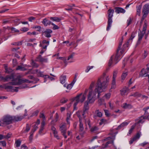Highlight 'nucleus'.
<instances>
[{"mask_svg":"<svg viewBox=\"0 0 149 149\" xmlns=\"http://www.w3.org/2000/svg\"><path fill=\"white\" fill-rule=\"evenodd\" d=\"M12 135V134L10 133H8L6 136L5 135V139H8L10 138Z\"/></svg>","mask_w":149,"mask_h":149,"instance_id":"6e6d98bb","label":"nucleus"},{"mask_svg":"<svg viewBox=\"0 0 149 149\" xmlns=\"http://www.w3.org/2000/svg\"><path fill=\"white\" fill-rule=\"evenodd\" d=\"M135 126L133 125L132 126L130 130L128 132L129 134H130L133 132L135 128Z\"/></svg>","mask_w":149,"mask_h":149,"instance_id":"c03bdc74","label":"nucleus"},{"mask_svg":"<svg viewBox=\"0 0 149 149\" xmlns=\"http://www.w3.org/2000/svg\"><path fill=\"white\" fill-rule=\"evenodd\" d=\"M67 101L68 100L65 99V98H63L61 100L60 102L64 104L66 103Z\"/></svg>","mask_w":149,"mask_h":149,"instance_id":"bf43d9fd","label":"nucleus"},{"mask_svg":"<svg viewBox=\"0 0 149 149\" xmlns=\"http://www.w3.org/2000/svg\"><path fill=\"white\" fill-rule=\"evenodd\" d=\"M32 65L33 67L36 68H38L39 66V65L37 63L34 62V61L32 62Z\"/></svg>","mask_w":149,"mask_h":149,"instance_id":"603ef678","label":"nucleus"},{"mask_svg":"<svg viewBox=\"0 0 149 149\" xmlns=\"http://www.w3.org/2000/svg\"><path fill=\"white\" fill-rule=\"evenodd\" d=\"M95 113L97 116L99 117H101L102 116V114L101 112L99 111V110H97L95 111Z\"/></svg>","mask_w":149,"mask_h":149,"instance_id":"ea45409f","label":"nucleus"},{"mask_svg":"<svg viewBox=\"0 0 149 149\" xmlns=\"http://www.w3.org/2000/svg\"><path fill=\"white\" fill-rule=\"evenodd\" d=\"M123 40V38H122L121 41L119 42V46L117 49L115 55H112L109 60L108 63L109 66H110L111 65L112 63V60L113 58H114L113 63H114L115 64H116L120 59V57L124 52L123 49L121 48Z\"/></svg>","mask_w":149,"mask_h":149,"instance_id":"f03ea898","label":"nucleus"},{"mask_svg":"<svg viewBox=\"0 0 149 149\" xmlns=\"http://www.w3.org/2000/svg\"><path fill=\"white\" fill-rule=\"evenodd\" d=\"M114 12V10L113 9H109L108 11V20L107 21V26L106 29V30L107 31L109 30L111 26L112 22V17L113 16Z\"/></svg>","mask_w":149,"mask_h":149,"instance_id":"423d86ee","label":"nucleus"},{"mask_svg":"<svg viewBox=\"0 0 149 149\" xmlns=\"http://www.w3.org/2000/svg\"><path fill=\"white\" fill-rule=\"evenodd\" d=\"M45 125V122L44 121H43L41 123V126L40 129L39 131V133L41 134L42 132V131L44 129V126Z\"/></svg>","mask_w":149,"mask_h":149,"instance_id":"a878e982","label":"nucleus"},{"mask_svg":"<svg viewBox=\"0 0 149 149\" xmlns=\"http://www.w3.org/2000/svg\"><path fill=\"white\" fill-rule=\"evenodd\" d=\"M113 141H108L104 145V148H105L107 147L109 144H111V143H113Z\"/></svg>","mask_w":149,"mask_h":149,"instance_id":"a18cd8bd","label":"nucleus"},{"mask_svg":"<svg viewBox=\"0 0 149 149\" xmlns=\"http://www.w3.org/2000/svg\"><path fill=\"white\" fill-rule=\"evenodd\" d=\"M116 79H113L112 83L111 89H114L116 87Z\"/></svg>","mask_w":149,"mask_h":149,"instance_id":"c9c22d12","label":"nucleus"},{"mask_svg":"<svg viewBox=\"0 0 149 149\" xmlns=\"http://www.w3.org/2000/svg\"><path fill=\"white\" fill-rule=\"evenodd\" d=\"M129 89L128 87L125 86L120 90V94L121 95L124 96L127 95L129 91Z\"/></svg>","mask_w":149,"mask_h":149,"instance_id":"f8f14e48","label":"nucleus"},{"mask_svg":"<svg viewBox=\"0 0 149 149\" xmlns=\"http://www.w3.org/2000/svg\"><path fill=\"white\" fill-rule=\"evenodd\" d=\"M136 33V32H132L131 34V36L129 40L127 42V43L128 44L129 43V40H132L135 37V34Z\"/></svg>","mask_w":149,"mask_h":149,"instance_id":"e433bc0d","label":"nucleus"},{"mask_svg":"<svg viewBox=\"0 0 149 149\" xmlns=\"http://www.w3.org/2000/svg\"><path fill=\"white\" fill-rule=\"evenodd\" d=\"M50 20L53 21H55L57 22H60L61 19L57 17H50L49 18Z\"/></svg>","mask_w":149,"mask_h":149,"instance_id":"c756f323","label":"nucleus"},{"mask_svg":"<svg viewBox=\"0 0 149 149\" xmlns=\"http://www.w3.org/2000/svg\"><path fill=\"white\" fill-rule=\"evenodd\" d=\"M147 26V24L146 23V21H145V23L143 26V30L141 32H140L139 33V38L138 41V42H139L141 41V40L142 39V38L144 34L145 33V31L146 29Z\"/></svg>","mask_w":149,"mask_h":149,"instance_id":"9b49d317","label":"nucleus"},{"mask_svg":"<svg viewBox=\"0 0 149 149\" xmlns=\"http://www.w3.org/2000/svg\"><path fill=\"white\" fill-rule=\"evenodd\" d=\"M145 119L144 116H141L139 118V120L135 123L136 125L139 123H143L144 122V120Z\"/></svg>","mask_w":149,"mask_h":149,"instance_id":"b1692460","label":"nucleus"},{"mask_svg":"<svg viewBox=\"0 0 149 149\" xmlns=\"http://www.w3.org/2000/svg\"><path fill=\"white\" fill-rule=\"evenodd\" d=\"M89 102L88 101H86L84 103L83 107V110L86 111H88L89 109V107L88 106Z\"/></svg>","mask_w":149,"mask_h":149,"instance_id":"aec40b11","label":"nucleus"},{"mask_svg":"<svg viewBox=\"0 0 149 149\" xmlns=\"http://www.w3.org/2000/svg\"><path fill=\"white\" fill-rule=\"evenodd\" d=\"M52 31L50 29H46L45 30L42 32V34H44L45 37L49 38L51 37V34L52 33Z\"/></svg>","mask_w":149,"mask_h":149,"instance_id":"4468645a","label":"nucleus"},{"mask_svg":"<svg viewBox=\"0 0 149 149\" xmlns=\"http://www.w3.org/2000/svg\"><path fill=\"white\" fill-rule=\"evenodd\" d=\"M13 79L12 80H13V74H11V75H7L5 77H4L3 76L1 77V80H3L4 81H7L8 79Z\"/></svg>","mask_w":149,"mask_h":149,"instance_id":"a211bd4d","label":"nucleus"},{"mask_svg":"<svg viewBox=\"0 0 149 149\" xmlns=\"http://www.w3.org/2000/svg\"><path fill=\"white\" fill-rule=\"evenodd\" d=\"M96 98V94L94 91H89L88 95L87 100L89 103H93L95 100Z\"/></svg>","mask_w":149,"mask_h":149,"instance_id":"6e6552de","label":"nucleus"},{"mask_svg":"<svg viewBox=\"0 0 149 149\" xmlns=\"http://www.w3.org/2000/svg\"><path fill=\"white\" fill-rule=\"evenodd\" d=\"M88 111L83 110V111L82 112V115L84 118H85L86 117V116L85 114L87 113Z\"/></svg>","mask_w":149,"mask_h":149,"instance_id":"680f3d73","label":"nucleus"},{"mask_svg":"<svg viewBox=\"0 0 149 149\" xmlns=\"http://www.w3.org/2000/svg\"><path fill=\"white\" fill-rule=\"evenodd\" d=\"M33 133L31 132H30V135L29 136V140L31 141H32L33 139Z\"/></svg>","mask_w":149,"mask_h":149,"instance_id":"774afa93","label":"nucleus"},{"mask_svg":"<svg viewBox=\"0 0 149 149\" xmlns=\"http://www.w3.org/2000/svg\"><path fill=\"white\" fill-rule=\"evenodd\" d=\"M35 71L37 72V74L38 76L43 77L44 78L46 77L47 76L48 77L50 78V77L46 75H44L43 74V72L40 71H39V70L38 69L35 70Z\"/></svg>","mask_w":149,"mask_h":149,"instance_id":"dca6fc26","label":"nucleus"},{"mask_svg":"<svg viewBox=\"0 0 149 149\" xmlns=\"http://www.w3.org/2000/svg\"><path fill=\"white\" fill-rule=\"evenodd\" d=\"M79 131L82 132L80 134V135L81 136L83 137L84 136L83 135L84 134V132L83 131L84 129L83 125L82 123V120H79Z\"/></svg>","mask_w":149,"mask_h":149,"instance_id":"2eb2a0df","label":"nucleus"},{"mask_svg":"<svg viewBox=\"0 0 149 149\" xmlns=\"http://www.w3.org/2000/svg\"><path fill=\"white\" fill-rule=\"evenodd\" d=\"M118 71L116 70L114 71L113 73V79H116L117 76Z\"/></svg>","mask_w":149,"mask_h":149,"instance_id":"de8ad7c7","label":"nucleus"},{"mask_svg":"<svg viewBox=\"0 0 149 149\" xmlns=\"http://www.w3.org/2000/svg\"><path fill=\"white\" fill-rule=\"evenodd\" d=\"M127 71L123 72L121 76V79L122 80H124L127 75Z\"/></svg>","mask_w":149,"mask_h":149,"instance_id":"473e14b6","label":"nucleus"},{"mask_svg":"<svg viewBox=\"0 0 149 149\" xmlns=\"http://www.w3.org/2000/svg\"><path fill=\"white\" fill-rule=\"evenodd\" d=\"M95 84V83L94 82H92L89 88V91H92V88L94 86Z\"/></svg>","mask_w":149,"mask_h":149,"instance_id":"3c124183","label":"nucleus"},{"mask_svg":"<svg viewBox=\"0 0 149 149\" xmlns=\"http://www.w3.org/2000/svg\"><path fill=\"white\" fill-rule=\"evenodd\" d=\"M107 121V120L104 119H102L100 120V122L99 123L100 125H101Z\"/></svg>","mask_w":149,"mask_h":149,"instance_id":"69168bd1","label":"nucleus"},{"mask_svg":"<svg viewBox=\"0 0 149 149\" xmlns=\"http://www.w3.org/2000/svg\"><path fill=\"white\" fill-rule=\"evenodd\" d=\"M51 24L53 26V27L52 28V29L53 30L57 29L59 28V27L58 26L54 24L53 23H52Z\"/></svg>","mask_w":149,"mask_h":149,"instance_id":"49530a36","label":"nucleus"},{"mask_svg":"<svg viewBox=\"0 0 149 149\" xmlns=\"http://www.w3.org/2000/svg\"><path fill=\"white\" fill-rule=\"evenodd\" d=\"M115 9V12L117 13H124L125 12V10L124 9L121 8L116 7Z\"/></svg>","mask_w":149,"mask_h":149,"instance_id":"6ab92c4d","label":"nucleus"},{"mask_svg":"<svg viewBox=\"0 0 149 149\" xmlns=\"http://www.w3.org/2000/svg\"><path fill=\"white\" fill-rule=\"evenodd\" d=\"M66 79V76L65 75H62L61 76L60 78V81L61 83L62 84L65 83V79Z\"/></svg>","mask_w":149,"mask_h":149,"instance_id":"cd10ccee","label":"nucleus"},{"mask_svg":"<svg viewBox=\"0 0 149 149\" xmlns=\"http://www.w3.org/2000/svg\"><path fill=\"white\" fill-rule=\"evenodd\" d=\"M104 111L105 115L107 117H109L110 116V114L108 110H104Z\"/></svg>","mask_w":149,"mask_h":149,"instance_id":"338daca9","label":"nucleus"},{"mask_svg":"<svg viewBox=\"0 0 149 149\" xmlns=\"http://www.w3.org/2000/svg\"><path fill=\"white\" fill-rule=\"evenodd\" d=\"M109 82V76L106 75L105 73H104L98 79L97 85L94 91L96 95L97 93H98L97 97L98 98L100 96V93L107 87Z\"/></svg>","mask_w":149,"mask_h":149,"instance_id":"f257e3e1","label":"nucleus"},{"mask_svg":"<svg viewBox=\"0 0 149 149\" xmlns=\"http://www.w3.org/2000/svg\"><path fill=\"white\" fill-rule=\"evenodd\" d=\"M143 16L141 17V22L142 23L147 17L149 13V4H145L143 7L142 10Z\"/></svg>","mask_w":149,"mask_h":149,"instance_id":"0eeeda50","label":"nucleus"},{"mask_svg":"<svg viewBox=\"0 0 149 149\" xmlns=\"http://www.w3.org/2000/svg\"><path fill=\"white\" fill-rule=\"evenodd\" d=\"M132 19L130 17L127 20V26H129L131 24L132 21Z\"/></svg>","mask_w":149,"mask_h":149,"instance_id":"37998d69","label":"nucleus"},{"mask_svg":"<svg viewBox=\"0 0 149 149\" xmlns=\"http://www.w3.org/2000/svg\"><path fill=\"white\" fill-rule=\"evenodd\" d=\"M141 96V94L138 92H136L133 94H131L130 96H133L134 97H140Z\"/></svg>","mask_w":149,"mask_h":149,"instance_id":"4c0bfd02","label":"nucleus"},{"mask_svg":"<svg viewBox=\"0 0 149 149\" xmlns=\"http://www.w3.org/2000/svg\"><path fill=\"white\" fill-rule=\"evenodd\" d=\"M9 29L11 31L12 33H19V30L13 27H10Z\"/></svg>","mask_w":149,"mask_h":149,"instance_id":"7c9ffc66","label":"nucleus"},{"mask_svg":"<svg viewBox=\"0 0 149 149\" xmlns=\"http://www.w3.org/2000/svg\"><path fill=\"white\" fill-rule=\"evenodd\" d=\"M140 133H138L134 138H135V139L136 140L140 138Z\"/></svg>","mask_w":149,"mask_h":149,"instance_id":"e2e57ef3","label":"nucleus"},{"mask_svg":"<svg viewBox=\"0 0 149 149\" xmlns=\"http://www.w3.org/2000/svg\"><path fill=\"white\" fill-rule=\"evenodd\" d=\"M12 81L13 82L8 83V84H10L12 85H20L25 82L29 83H30L32 82L31 81H29L28 79H13Z\"/></svg>","mask_w":149,"mask_h":149,"instance_id":"20e7f679","label":"nucleus"},{"mask_svg":"<svg viewBox=\"0 0 149 149\" xmlns=\"http://www.w3.org/2000/svg\"><path fill=\"white\" fill-rule=\"evenodd\" d=\"M8 83L5 86V88L6 89H10L11 90H13L14 91L16 92H17L18 91V89H21L25 88L26 86H22L18 87H13L8 85H10V84H8Z\"/></svg>","mask_w":149,"mask_h":149,"instance_id":"9d476101","label":"nucleus"},{"mask_svg":"<svg viewBox=\"0 0 149 149\" xmlns=\"http://www.w3.org/2000/svg\"><path fill=\"white\" fill-rule=\"evenodd\" d=\"M21 143V141L19 140H17L15 141V146L16 147H19Z\"/></svg>","mask_w":149,"mask_h":149,"instance_id":"a19ab883","label":"nucleus"},{"mask_svg":"<svg viewBox=\"0 0 149 149\" xmlns=\"http://www.w3.org/2000/svg\"><path fill=\"white\" fill-rule=\"evenodd\" d=\"M30 127L29 125L28 124H26V128L25 130H24V132H27L30 130Z\"/></svg>","mask_w":149,"mask_h":149,"instance_id":"58836bf2","label":"nucleus"},{"mask_svg":"<svg viewBox=\"0 0 149 149\" xmlns=\"http://www.w3.org/2000/svg\"><path fill=\"white\" fill-rule=\"evenodd\" d=\"M42 23L45 26H47L48 25H50L52 23L50 21L47 19L46 18L44 19L42 21Z\"/></svg>","mask_w":149,"mask_h":149,"instance_id":"f3484780","label":"nucleus"},{"mask_svg":"<svg viewBox=\"0 0 149 149\" xmlns=\"http://www.w3.org/2000/svg\"><path fill=\"white\" fill-rule=\"evenodd\" d=\"M141 5H139L138 6L136 7V13L139 16L140 15L141 10Z\"/></svg>","mask_w":149,"mask_h":149,"instance_id":"2f4dec72","label":"nucleus"},{"mask_svg":"<svg viewBox=\"0 0 149 149\" xmlns=\"http://www.w3.org/2000/svg\"><path fill=\"white\" fill-rule=\"evenodd\" d=\"M71 115V113L70 112H68L67 113V118H66V121L68 124H70V122L69 121V120L70 117Z\"/></svg>","mask_w":149,"mask_h":149,"instance_id":"72a5a7b5","label":"nucleus"},{"mask_svg":"<svg viewBox=\"0 0 149 149\" xmlns=\"http://www.w3.org/2000/svg\"><path fill=\"white\" fill-rule=\"evenodd\" d=\"M39 111L38 110L34 112L32 114V115L31 116H36L38 115V114L39 113Z\"/></svg>","mask_w":149,"mask_h":149,"instance_id":"0e129e2a","label":"nucleus"},{"mask_svg":"<svg viewBox=\"0 0 149 149\" xmlns=\"http://www.w3.org/2000/svg\"><path fill=\"white\" fill-rule=\"evenodd\" d=\"M38 127L36 125V124H35L33 127V129H32L31 130V132L33 133H34L37 130V129H38Z\"/></svg>","mask_w":149,"mask_h":149,"instance_id":"864d4df0","label":"nucleus"},{"mask_svg":"<svg viewBox=\"0 0 149 149\" xmlns=\"http://www.w3.org/2000/svg\"><path fill=\"white\" fill-rule=\"evenodd\" d=\"M67 6L68 7V8H65V9L67 11H72V10L73 8L72 7V6H71L70 5H67Z\"/></svg>","mask_w":149,"mask_h":149,"instance_id":"09e8293b","label":"nucleus"},{"mask_svg":"<svg viewBox=\"0 0 149 149\" xmlns=\"http://www.w3.org/2000/svg\"><path fill=\"white\" fill-rule=\"evenodd\" d=\"M5 69L6 73H9L12 72V70L10 68H7V67H5Z\"/></svg>","mask_w":149,"mask_h":149,"instance_id":"8fccbe9b","label":"nucleus"},{"mask_svg":"<svg viewBox=\"0 0 149 149\" xmlns=\"http://www.w3.org/2000/svg\"><path fill=\"white\" fill-rule=\"evenodd\" d=\"M36 61L41 63H46L48 61L47 58L42 57L41 55H39L36 58Z\"/></svg>","mask_w":149,"mask_h":149,"instance_id":"ddd939ff","label":"nucleus"},{"mask_svg":"<svg viewBox=\"0 0 149 149\" xmlns=\"http://www.w3.org/2000/svg\"><path fill=\"white\" fill-rule=\"evenodd\" d=\"M98 102L100 105H101L102 104H104V100L103 98H100L98 100Z\"/></svg>","mask_w":149,"mask_h":149,"instance_id":"79ce46f5","label":"nucleus"},{"mask_svg":"<svg viewBox=\"0 0 149 149\" xmlns=\"http://www.w3.org/2000/svg\"><path fill=\"white\" fill-rule=\"evenodd\" d=\"M148 72V71H146L144 68H143L141 70V73L139 74V76L141 77H143L145 74H146Z\"/></svg>","mask_w":149,"mask_h":149,"instance_id":"393cba45","label":"nucleus"},{"mask_svg":"<svg viewBox=\"0 0 149 149\" xmlns=\"http://www.w3.org/2000/svg\"><path fill=\"white\" fill-rule=\"evenodd\" d=\"M22 45V41L15 42L13 43V45Z\"/></svg>","mask_w":149,"mask_h":149,"instance_id":"13d9d810","label":"nucleus"},{"mask_svg":"<svg viewBox=\"0 0 149 149\" xmlns=\"http://www.w3.org/2000/svg\"><path fill=\"white\" fill-rule=\"evenodd\" d=\"M29 30V29L27 28L24 27L22 28L20 30L24 32H26L27 31Z\"/></svg>","mask_w":149,"mask_h":149,"instance_id":"052dcab7","label":"nucleus"},{"mask_svg":"<svg viewBox=\"0 0 149 149\" xmlns=\"http://www.w3.org/2000/svg\"><path fill=\"white\" fill-rule=\"evenodd\" d=\"M128 124V123L127 122H124L122 124H121L120 125H119L117 128V130L120 129L122 128V127H123L125 126L126 125H127Z\"/></svg>","mask_w":149,"mask_h":149,"instance_id":"c85d7f7f","label":"nucleus"},{"mask_svg":"<svg viewBox=\"0 0 149 149\" xmlns=\"http://www.w3.org/2000/svg\"><path fill=\"white\" fill-rule=\"evenodd\" d=\"M66 123H61L60 126V130L61 131L62 135L63 136L65 139L67 138L66 134Z\"/></svg>","mask_w":149,"mask_h":149,"instance_id":"1a4fd4ad","label":"nucleus"},{"mask_svg":"<svg viewBox=\"0 0 149 149\" xmlns=\"http://www.w3.org/2000/svg\"><path fill=\"white\" fill-rule=\"evenodd\" d=\"M132 106L130 104L124 103L123 104V107L124 109H131L132 108Z\"/></svg>","mask_w":149,"mask_h":149,"instance_id":"bb28decb","label":"nucleus"},{"mask_svg":"<svg viewBox=\"0 0 149 149\" xmlns=\"http://www.w3.org/2000/svg\"><path fill=\"white\" fill-rule=\"evenodd\" d=\"M13 117V120L15 121H20L23 118V117L21 116H14Z\"/></svg>","mask_w":149,"mask_h":149,"instance_id":"412c9836","label":"nucleus"},{"mask_svg":"<svg viewBox=\"0 0 149 149\" xmlns=\"http://www.w3.org/2000/svg\"><path fill=\"white\" fill-rule=\"evenodd\" d=\"M75 81V80H74V81H72V83L71 84L68 85L67 86H66V84H64V86L65 87H66L68 89H69L70 90V89H71V88H72L74 84Z\"/></svg>","mask_w":149,"mask_h":149,"instance_id":"5701e85b","label":"nucleus"},{"mask_svg":"<svg viewBox=\"0 0 149 149\" xmlns=\"http://www.w3.org/2000/svg\"><path fill=\"white\" fill-rule=\"evenodd\" d=\"M22 65H18L17 67L16 68V70H20L21 71H25L26 70V69L23 66L22 64Z\"/></svg>","mask_w":149,"mask_h":149,"instance_id":"4be33fe9","label":"nucleus"},{"mask_svg":"<svg viewBox=\"0 0 149 149\" xmlns=\"http://www.w3.org/2000/svg\"><path fill=\"white\" fill-rule=\"evenodd\" d=\"M93 66H91V67L90 66H88L86 67V70H85L86 72H88L91 69L93 68Z\"/></svg>","mask_w":149,"mask_h":149,"instance_id":"5fc2aeb1","label":"nucleus"},{"mask_svg":"<svg viewBox=\"0 0 149 149\" xmlns=\"http://www.w3.org/2000/svg\"><path fill=\"white\" fill-rule=\"evenodd\" d=\"M86 99V96L85 95H83L82 93L77 95L76 97L73 98L72 101H75L74 104V108L75 110L77 109L76 106L78 103L79 102H83Z\"/></svg>","mask_w":149,"mask_h":149,"instance_id":"7ed1b4c3","label":"nucleus"},{"mask_svg":"<svg viewBox=\"0 0 149 149\" xmlns=\"http://www.w3.org/2000/svg\"><path fill=\"white\" fill-rule=\"evenodd\" d=\"M13 117L10 115H6L3 117L1 119V123L3 126L8 125L12 123L13 121Z\"/></svg>","mask_w":149,"mask_h":149,"instance_id":"39448f33","label":"nucleus"},{"mask_svg":"<svg viewBox=\"0 0 149 149\" xmlns=\"http://www.w3.org/2000/svg\"><path fill=\"white\" fill-rule=\"evenodd\" d=\"M10 20L9 19H3V23L4 24H6L7 23H10Z\"/></svg>","mask_w":149,"mask_h":149,"instance_id":"4d7b16f0","label":"nucleus"},{"mask_svg":"<svg viewBox=\"0 0 149 149\" xmlns=\"http://www.w3.org/2000/svg\"><path fill=\"white\" fill-rule=\"evenodd\" d=\"M90 131L92 132H95L98 130L99 128L97 126H94L92 127H91L90 128Z\"/></svg>","mask_w":149,"mask_h":149,"instance_id":"f704fd0d","label":"nucleus"}]
</instances>
